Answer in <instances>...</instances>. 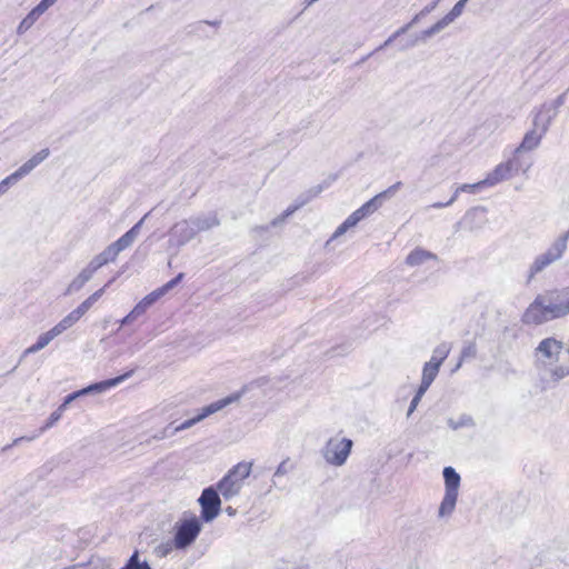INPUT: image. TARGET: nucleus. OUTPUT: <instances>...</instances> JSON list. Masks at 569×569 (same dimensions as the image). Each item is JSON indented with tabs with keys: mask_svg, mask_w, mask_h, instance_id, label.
Masks as SVG:
<instances>
[{
	"mask_svg": "<svg viewBox=\"0 0 569 569\" xmlns=\"http://www.w3.org/2000/svg\"><path fill=\"white\" fill-rule=\"evenodd\" d=\"M569 315V286L538 295L525 310L521 321L525 325H542Z\"/></svg>",
	"mask_w": 569,
	"mask_h": 569,
	"instance_id": "nucleus-1",
	"label": "nucleus"
},
{
	"mask_svg": "<svg viewBox=\"0 0 569 569\" xmlns=\"http://www.w3.org/2000/svg\"><path fill=\"white\" fill-rule=\"evenodd\" d=\"M241 396H242V392H234L226 398H222L214 402H211L210 405L202 407L194 417L184 420L180 425L176 426L174 422L169 423L162 430L154 433L153 438L157 440H162V439L174 436L179 431L191 428L192 426H194L196 423L206 419L207 417H209V416L218 412L219 410L223 409L224 407L238 401L241 398Z\"/></svg>",
	"mask_w": 569,
	"mask_h": 569,
	"instance_id": "nucleus-2",
	"label": "nucleus"
},
{
	"mask_svg": "<svg viewBox=\"0 0 569 569\" xmlns=\"http://www.w3.org/2000/svg\"><path fill=\"white\" fill-rule=\"evenodd\" d=\"M252 462L241 461L233 466L216 485L224 500L238 496L250 476Z\"/></svg>",
	"mask_w": 569,
	"mask_h": 569,
	"instance_id": "nucleus-3",
	"label": "nucleus"
},
{
	"mask_svg": "<svg viewBox=\"0 0 569 569\" xmlns=\"http://www.w3.org/2000/svg\"><path fill=\"white\" fill-rule=\"evenodd\" d=\"M568 239L569 230L558 237L546 252L540 253L535 258L528 270L527 283H530L536 274L542 272L550 264L562 258L565 251L567 250Z\"/></svg>",
	"mask_w": 569,
	"mask_h": 569,
	"instance_id": "nucleus-4",
	"label": "nucleus"
},
{
	"mask_svg": "<svg viewBox=\"0 0 569 569\" xmlns=\"http://www.w3.org/2000/svg\"><path fill=\"white\" fill-rule=\"evenodd\" d=\"M202 529L201 520L196 516L180 519L173 528V546L177 550H184L190 547Z\"/></svg>",
	"mask_w": 569,
	"mask_h": 569,
	"instance_id": "nucleus-5",
	"label": "nucleus"
},
{
	"mask_svg": "<svg viewBox=\"0 0 569 569\" xmlns=\"http://www.w3.org/2000/svg\"><path fill=\"white\" fill-rule=\"evenodd\" d=\"M442 475L445 479V496L438 511L441 518L450 516L453 512L461 480L460 475L450 466L443 468Z\"/></svg>",
	"mask_w": 569,
	"mask_h": 569,
	"instance_id": "nucleus-6",
	"label": "nucleus"
},
{
	"mask_svg": "<svg viewBox=\"0 0 569 569\" xmlns=\"http://www.w3.org/2000/svg\"><path fill=\"white\" fill-rule=\"evenodd\" d=\"M551 123V117H548L545 121H541V112L539 111L533 119V128L525 133L522 141L515 149L513 156L520 158L521 152H528L537 149L543 136L549 130Z\"/></svg>",
	"mask_w": 569,
	"mask_h": 569,
	"instance_id": "nucleus-7",
	"label": "nucleus"
},
{
	"mask_svg": "<svg viewBox=\"0 0 569 569\" xmlns=\"http://www.w3.org/2000/svg\"><path fill=\"white\" fill-rule=\"evenodd\" d=\"M133 372H134V369H131L118 377L110 378V379L99 381V382H94V383H91V385L80 389V390L73 391L63 398V401L59 407L62 408L63 410H66L67 407L72 401H74L76 399H78L80 397L104 392L106 390L113 388V387L120 385L121 382H123L124 380L129 379L133 375Z\"/></svg>",
	"mask_w": 569,
	"mask_h": 569,
	"instance_id": "nucleus-8",
	"label": "nucleus"
},
{
	"mask_svg": "<svg viewBox=\"0 0 569 569\" xmlns=\"http://www.w3.org/2000/svg\"><path fill=\"white\" fill-rule=\"evenodd\" d=\"M563 347V342L553 337L542 339L535 349L538 366L550 372V368L559 360Z\"/></svg>",
	"mask_w": 569,
	"mask_h": 569,
	"instance_id": "nucleus-9",
	"label": "nucleus"
},
{
	"mask_svg": "<svg viewBox=\"0 0 569 569\" xmlns=\"http://www.w3.org/2000/svg\"><path fill=\"white\" fill-rule=\"evenodd\" d=\"M220 491L216 486L206 487L200 497L198 498V502L200 505V520L203 522L213 521L221 511V498Z\"/></svg>",
	"mask_w": 569,
	"mask_h": 569,
	"instance_id": "nucleus-10",
	"label": "nucleus"
},
{
	"mask_svg": "<svg viewBox=\"0 0 569 569\" xmlns=\"http://www.w3.org/2000/svg\"><path fill=\"white\" fill-rule=\"evenodd\" d=\"M50 154L48 148L40 150L38 153L32 156L28 161H26L21 167H19L14 172L6 177L0 181V197L4 194L9 188L20 181L22 178L28 176L36 167H38L42 161H44Z\"/></svg>",
	"mask_w": 569,
	"mask_h": 569,
	"instance_id": "nucleus-11",
	"label": "nucleus"
},
{
	"mask_svg": "<svg viewBox=\"0 0 569 569\" xmlns=\"http://www.w3.org/2000/svg\"><path fill=\"white\" fill-rule=\"evenodd\" d=\"M530 164L523 166L520 158L512 156L508 161L499 163L485 180L486 184L492 187L503 180H508L520 170L526 172Z\"/></svg>",
	"mask_w": 569,
	"mask_h": 569,
	"instance_id": "nucleus-12",
	"label": "nucleus"
},
{
	"mask_svg": "<svg viewBox=\"0 0 569 569\" xmlns=\"http://www.w3.org/2000/svg\"><path fill=\"white\" fill-rule=\"evenodd\" d=\"M352 446V440L348 438H342L341 440L330 439L322 450L323 458L328 463L340 467L347 461Z\"/></svg>",
	"mask_w": 569,
	"mask_h": 569,
	"instance_id": "nucleus-13",
	"label": "nucleus"
},
{
	"mask_svg": "<svg viewBox=\"0 0 569 569\" xmlns=\"http://www.w3.org/2000/svg\"><path fill=\"white\" fill-rule=\"evenodd\" d=\"M330 186V181H323L317 186H313L299 194L297 199L295 200V204L290 206L281 216L274 218L271 221V224L273 227L278 226L280 222H282L286 218L291 216L296 210L303 207L308 202H310L313 198L318 197L325 189H327Z\"/></svg>",
	"mask_w": 569,
	"mask_h": 569,
	"instance_id": "nucleus-14",
	"label": "nucleus"
},
{
	"mask_svg": "<svg viewBox=\"0 0 569 569\" xmlns=\"http://www.w3.org/2000/svg\"><path fill=\"white\" fill-rule=\"evenodd\" d=\"M197 236L191 219H183L173 224L170 229V241L177 247H183Z\"/></svg>",
	"mask_w": 569,
	"mask_h": 569,
	"instance_id": "nucleus-15",
	"label": "nucleus"
},
{
	"mask_svg": "<svg viewBox=\"0 0 569 569\" xmlns=\"http://www.w3.org/2000/svg\"><path fill=\"white\" fill-rule=\"evenodd\" d=\"M160 298L158 295L153 291L148 293L146 297H143L134 307L133 309L120 320L121 326L129 325L137 320L139 317L146 313V311L154 305Z\"/></svg>",
	"mask_w": 569,
	"mask_h": 569,
	"instance_id": "nucleus-16",
	"label": "nucleus"
},
{
	"mask_svg": "<svg viewBox=\"0 0 569 569\" xmlns=\"http://www.w3.org/2000/svg\"><path fill=\"white\" fill-rule=\"evenodd\" d=\"M447 24L442 19L438 20L435 24H432L430 28L421 31L417 37L413 39H408L406 41H399L398 49L399 51H405L407 49L413 48L417 46L418 41H426L427 39L433 37L435 34L442 31Z\"/></svg>",
	"mask_w": 569,
	"mask_h": 569,
	"instance_id": "nucleus-17",
	"label": "nucleus"
},
{
	"mask_svg": "<svg viewBox=\"0 0 569 569\" xmlns=\"http://www.w3.org/2000/svg\"><path fill=\"white\" fill-rule=\"evenodd\" d=\"M148 214L142 217L137 223H134L126 233H123L118 240L111 243V247L119 254L121 251L129 248L140 233L141 227Z\"/></svg>",
	"mask_w": 569,
	"mask_h": 569,
	"instance_id": "nucleus-18",
	"label": "nucleus"
},
{
	"mask_svg": "<svg viewBox=\"0 0 569 569\" xmlns=\"http://www.w3.org/2000/svg\"><path fill=\"white\" fill-rule=\"evenodd\" d=\"M197 234L199 232L208 231L220 224V219L216 212L201 213L190 217Z\"/></svg>",
	"mask_w": 569,
	"mask_h": 569,
	"instance_id": "nucleus-19",
	"label": "nucleus"
},
{
	"mask_svg": "<svg viewBox=\"0 0 569 569\" xmlns=\"http://www.w3.org/2000/svg\"><path fill=\"white\" fill-rule=\"evenodd\" d=\"M96 271L88 264L86 268H83L80 273L70 282V284L67 287L66 291L63 292V296H70L74 292L80 291L83 286L91 280Z\"/></svg>",
	"mask_w": 569,
	"mask_h": 569,
	"instance_id": "nucleus-20",
	"label": "nucleus"
},
{
	"mask_svg": "<svg viewBox=\"0 0 569 569\" xmlns=\"http://www.w3.org/2000/svg\"><path fill=\"white\" fill-rule=\"evenodd\" d=\"M117 251L111 247V244H109L102 252L93 257L88 264L94 271H97L98 269L108 264L109 262H113L117 259Z\"/></svg>",
	"mask_w": 569,
	"mask_h": 569,
	"instance_id": "nucleus-21",
	"label": "nucleus"
},
{
	"mask_svg": "<svg viewBox=\"0 0 569 569\" xmlns=\"http://www.w3.org/2000/svg\"><path fill=\"white\" fill-rule=\"evenodd\" d=\"M437 260L438 257L431 251L422 248H416L406 258V263L410 267H416L425 263L427 260Z\"/></svg>",
	"mask_w": 569,
	"mask_h": 569,
	"instance_id": "nucleus-22",
	"label": "nucleus"
},
{
	"mask_svg": "<svg viewBox=\"0 0 569 569\" xmlns=\"http://www.w3.org/2000/svg\"><path fill=\"white\" fill-rule=\"evenodd\" d=\"M58 332L52 327L49 331L41 333L37 341L27 348L23 352V356L36 353L47 347L56 337H58Z\"/></svg>",
	"mask_w": 569,
	"mask_h": 569,
	"instance_id": "nucleus-23",
	"label": "nucleus"
},
{
	"mask_svg": "<svg viewBox=\"0 0 569 569\" xmlns=\"http://www.w3.org/2000/svg\"><path fill=\"white\" fill-rule=\"evenodd\" d=\"M104 286L103 288L97 290L91 296H89L84 301H82L73 311L82 318L90 309L91 307L101 298V296L104 292Z\"/></svg>",
	"mask_w": 569,
	"mask_h": 569,
	"instance_id": "nucleus-24",
	"label": "nucleus"
},
{
	"mask_svg": "<svg viewBox=\"0 0 569 569\" xmlns=\"http://www.w3.org/2000/svg\"><path fill=\"white\" fill-rule=\"evenodd\" d=\"M449 352L450 345L448 342H441L433 349L431 359L428 362L440 368L443 361L447 359Z\"/></svg>",
	"mask_w": 569,
	"mask_h": 569,
	"instance_id": "nucleus-25",
	"label": "nucleus"
},
{
	"mask_svg": "<svg viewBox=\"0 0 569 569\" xmlns=\"http://www.w3.org/2000/svg\"><path fill=\"white\" fill-rule=\"evenodd\" d=\"M447 425L452 430H459L461 428H473L476 426L475 419L468 415L462 413L458 419L449 418Z\"/></svg>",
	"mask_w": 569,
	"mask_h": 569,
	"instance_id": "nucleus-26",
	"label": "nucleus"
},
{
	"mask_svg": "<svg viewBox=\"0 0 569 569\" xmlns=\"http://www.w3.org/2000/svg\"><path fill=\"white\" fill-rule=\"evenodd\" d=\"M295 469V463L290 460V458H286L282 460L277 467L273 476H272V486L276 488H281L279 486V479Z\"/></svg>",
	"mask_w": 569,
	"mask_h": 569,
	"instance_id": "nucleus-27",
	"label": "nucleus"
},
{
	"mask_svg": "<svg viewBox=\"0 0 569 569\" xmlns=\"http://www.w3.org/2000/svg\"><path fill=\"white\" fill-rule=\"evenodd\" d=\"M120 569H152L149 561L141 560L139 550H134Z\"/></svg>",
	"mask_w": 569,
	"mask_h": 569,
	"instance_id": "nucleus-28",
	"label": "nucleus"
},
{
	"mask_svg": "<svg viewBox=\"0 0 569 569\" xmlns=\"http://www.w3.org/2000/svg\"><path fill=\"white\" fill-rule=\"evenodd\" d=\"M381 202L377 198V196L372 197L370 200L365 202L360 208H358L356 211L363 220L365 218L371 216L373 212H376L380 207Z\"/></svg>",
	"mask_w": 569,
	"mask_h": 569,
	"instance_id": "nucleus-29",
	"label": "nucleus"
},
{
	"mask_svg": "<svg viewBox=\"0 0 569 569\" xmlns=\"http://www.w3.org/2000/svg\"><path fill=\"white\" fill-rule=\"evenodd\" d=\"M81 318L72 310L66 317H63L53 328L61 335L72 326H74Z\"/></svg>",
	"mask_w": 569,
	"mask_h": 569,
	"instance_id": "nucleus-30",
	"label": "nucleus"
},
{
	"mask_svg": "<svg viewBox=\"0 0 569 569\" xmlns=\"http://www.w3.org/2000/svg\"><path fill=\"white\" fill-rule=\"evenodd\" d=\"M468 1L469 0H459L453 6V8L445 17L441 18L445 21V23L447 24V27L462 14L463 9Z\"/></svg>",
	"mask_w": 569,
	"mask_h": 569,
	"instance_id": "nucleus-31",
	"label": "nucleus"
},
{
	"mask_svg": "<svg viewBox=\"0 0 569 569\" xmlns=\"http://www.w3.org/2000/svg\"><path fill=\"white\" fill-rule=\"evenodd\" d=\"M184 278L183 272H179L176 277H173L171 280L162 284L161 287L154 289V292L158 295V297L161 299L164 297L170 290H172L174 287H177L182 279Z\"/></svg>",
	"mask_w": 569,
	"mask_h": 569,
	"instance_id": "nucleus-32",
	"label": "nucleus"
},
{
	"mask_svg": "<svg viewBox=\"0 0 569 569\" xmlns=\"http://www.w3.org/2000/svg\"><path fill=\"white\" fill-rule=\"evenodd\" d=\"M40 16L37 14L34 10H31L19 23L17 32L19 34L24 33L27 30H29L34 22L39 19Z\"/></svg>",
	"mask_w": 569,
	"mask_h": 569,
	"instance_id": "nucleus-33",
	"label": "nucleus"
},
{
	"mask_svg": "<svg viewBox=\"0 0 569 569\" xmlns=\"http://www.w3.org/2000/svg\"><path fill=\"white\" fill-rule=\"evenodd\" d=\"M440 368L431 365L430 362H426L422 368V377L421 380L432 383L438 376Z\"/></svg>",
	"mask_w": 569,
	"mask_h": 569,
	"instance_id": "nucleus-34",
	"label": "nucleus"
},
{
	"mask_svg": "<svg viewBox=\"0 0 569 569\" xmlns=\"http://www.w3.org/2000/svg\"><path fill=\"white\" fill-rule=\"evenodd\" d=\"M483 187H487L485 180H481V181H478L476 183H463V184H460L455 193H457V196L460 193V192H468V193H477L479 192Z\"/></svg>",
	"mask_w": 569,
	"mask_h": 569,
	"instance_id": "nucleus-35",
	"label": "nucleus"
},
{
	"mask_svg": "<svg viewBox=\"0 0 569 569\" xmlns=\"http://www.w3.org/2000/svg\"><path fill=\"white\" fill-rule=\"evenodd\" d=\"M477 356V347L475 342H468L463 346L460 353V361L458 362L456 369L461 366V361L465 359H472Z\"/></svg>",
	"mask_w": 569,
	"mask_h": 569,
	"instance_id": "nucleus-36",
	"label": "nucleus"
},
{
	"mask_svg": "<svg viewBox=\"0 0 569 569\" xmlns=\"http://www.w3.org/2000/svg\"><path fill=\"white\" fill-rule=\"evenodd\" d=\"M402 187V182L401 181H398L396 183H393L392 186H390L389 188H387L386 190L379 192L377 196V198L379 199V201L381 202V204H383V202L390 198H392L396 192Z\"/></svg>",
	"mask_w": 569,
	"mask_h": 569,
	"instance_id": "nucleus-37",
	"label": "nucleus"
},
{
	"mask_svg": "<svg viewBox=\"0 0 569 569\" xmlns=\"http://www.w3.org/2000/svg\"><path fill=\"white\" fill-rule=\"evenodd\" d=\"M402 34H405L403 30H401L400 28L395 31L382 44H380L377 49H375L372 52H370L366 58H363L361 61H365L368 57H371L372 54H375L376 52L378 51H381L383 49H386L387 47H389L392 42H395L399 37H401Z\"/></svg>",
	"mask_w": 569,
	"mask_h": 569,
	"instance_id": "nucleus-38",
	"label": "nucleus"
},
{
	"mask_svg": "<svg viewBox=\"0 0 569 569\" xmlns=\"http://www.w3.org/2000/svg\"><path fill=\"white\" fill-rule=\"evenodd\" d=\"M64 410L60 407H58L50 416L49 418L47 419L46 423L41 427L40 431L43 432L46 431L47 429L51 428L52 426H54L61 418L62 416V412Z\"/></svg>",
	"mask_w": 569,
	"mask_h": 569,
	"instance_id": "nucleus-39",
	"label": "nucleus"
},
{
	"mask_svg": "<svg viewBox=\"0 0 569 569\" xmlns=\"http://www.w3.org/2000/svg\"><path fill=\"white\" fill-rule=\"evenodd\" d=\"M174 548L173 546V540L172 541H167V542H162L160 543L159 546H157L154 548V553L157 557L159 558H164L167 557Z\"/></svg>",
	"mask_w": 569,
	"mask_h": 569,
	"instance_id": "nucleus-40",
	"label": "nucleus"
},
{
	"mask_svg": "<svg viewBox=\"0 0 569 569\" xmlns=\"http://www.w3.org/2000/svg\"><path fill=\"white\" fill-rule=\"evenodd\" d=\"M485 213H486L485 208H481V207L472 208V209L468 210L467 213L465 214V221L468 222L478 217L483 218Z\"/></svg>",
	"mask_w": 569,
	"mask_h": 569,
	"instance_id": "nucleus-41",
	"label": "nucleus"
},
{
	"mask_svg": "<svg viewBox=\"0 0 569 569\" xmlns=\"http://www.w3.org/2000/svg\"><path fill=\"white\" fill-rule=\"evenodd\" d=\"M54 3V0H40V2L32 10H34L38 16H41Z\"/></svg>",
	"mask_w": 569,
	"mask_h": 569,
	"instance_id": "nucleus-42",
	"label": "nucleus"
},
{
	"mask_svg": "<svg viewBox=\"0 0 569 569\" xmlns=\"http://www.w3.org/2000/svg\"><path fill=\"white\" fill-rule=\"evenodd\" d=\"M54 3V0H40V2L32 10H34L38 16H41Z\"/></svg>",
	"mask_w": 569,
	"mask_h": 569,
	"instance_id": "nucleus-43",
	"label": "nucleus"
},
{
	"mask_svg": "<svg viewBox=\"0 0 569 569\" xmlns=\"http://www.w3.org/2000/svg\"><path fill=\"white\" fill-rule=\"evenodd\" d=\"M54 3V0H40V2L32 10H34L38 16H41Z\"/></svg>",
	"mask_w": 569,
	"mask_h": 569,
	"instance_id": "nucleus-44",
	"label": "nucleus"
},
{
	"mask_svg": "<svg viewBox=\"0 0 569 569\" xmlns=\"http://www.w3.org/2000/svg\"><path fill=\"white\" fill-rule=\"evenodd\" d=\"M54 3V0H40V2L32 10H34L38 16H41Z\"/></svg>",
	"mask_w": 569,
	"mask_h": 569,
	"instance_id": "nucleus-45",
	"label": "nucleus"
},
{
	"mask_svg": "<svg viewBox=\"0 0 569 569\" xmlns=\"http://www.w3.org/2000/svg\"><path fill=\"white\" fill-rule=\"evenodd\" d=\"M361 217L358 214L357 211H353L345 221L343 223L350 229L356 227L360 221Z\"/></svg>",
	"mask_w": 569,
	"mask_h": 569,
	"instance_id": "nucleus-46",
	"label": "nucleus"
},
{
	"mask_svg": "<svg viewBox=\"0 0 569 569\" xmlns=\"http://www.w3.org/2000/svg\"><path fill=\"white\" fill-rule=\"evenodd\" d=\"M425 17L423 14H421V11L419 13H417L410 22H408L407 24L402 26L400 29L403 30L405 33H407L416 23L419 22V20Z\"/></svg>",
	"mask_w": 569,
	"mask_h": 569,
	"instance_id": "nucleus-47",
	"label": "nucleus"
},
{
	"mask_svg": "<svg viewBox=\"0 0 569 569\" xmlns=\"http://www.w3.org/2000/svg\"><path fill=\"white\" fill-rule=\"evenodd\" d=\"M566 96H567V92H563L562 94L557 97V99L553 101L552 108L555 109V112L552 116H550L551 119L557 114V109L560 108L565 103Z\"/></svg>",
	"mask_w": 569,
	"mask_h": 569,
	"instance_id": "nucleus-48",
	"label": "nucleus"
},
{
	"mask_svg": "<svg viewBox=\"0 0 569 569\" xmlns=\"http://www.w3.org/2000/svg\"><path fill=\"white\" fill-rule=\"evenodd\" d=\"M430 386L431 383L421 380L415 396L421 399Z\"/></svg>",
	"mask_w": 569,
	"mask_h": 569,
	"instance_id": "nucleus-49",
	"label": "nucleus"
},
{
	"mask_svg": "<svg viewBox=\"0 0 569 569\" xmlns=\"http://www.w3.org/2000/svg\"><path fill=\"white\" fill-rule=\"evenodd\" d=\"M457 199V193H453L452 197L447 202H435L431 204L432 208L441 209L451 206Z\"/></svg>",
	"mask_w": 569,
	"mask_h": 569,
	"instance_id": "nucleus-50",
	"label": "nucleus"
},
{
	"mask_svg": "<svg viewBox=\"0 0 569 569\" xmlns=\"http://www.w3.org/2000/svg\"><path fill=\"white\" fill-rule=\"evenodd\" d=\"M33 438H34V437H30V438H28V437H19V438H17V439H14L12 443L4 446V447L1 449V451H0V452H4V451L9 450L10 448H12L13 446L19 445L20 442H22V441H24V440H26V441H30V440H32Z\"/></svg>",
	"mask_w": 569,
	"mask_h": 569,
	"instance_id": "nucleus-51",
	"label": "nucleus"
},
{
	"mask_svg": "<svg viewBox=\"0 0 569 569\" xmlns=\"http://www.w3.org/2000/svg\"><path fill=\"white\" fill-rule=\"evenodd\" d=\"M441 0H433L431 3L427 4L422 10H421V14L423 16H427L429 14L430 12H432L438 3L440 2Z\"/></svg>",
	"mask_w": 569,
	"mask_h": 569,
	"instance_id": "nucleus-52",
	"label": "nucleus"
},
{
	"mask_svg": "<svg viewBox=\"0 0 569 569\" xmlns=\"http://www.w3.org/2000/svg\"><path fill=\"white\" fill-rule=\"evenodd\" d=\"M420 400H421L420 398L413 396V398L410 402V406L408 408L407 417H410L412 415V412L416 410L417 406L419 405Z\"/></svg>",
	"mask_w": 569,
	"mask_h": 569,
	"instance_id": "nucleus-53",
	"label": "nucleus"
},
{
	"mask_svg": "<svg viewBox=\"0 0 569 569\" xmlns=\"http://www.w3.org/2000/svg\"><path fill=\"white\" fill-rule=\"evenodd\" d=\"M349 230V228L342 222L337 229L336 231L333 232L332 234V239L333 238H337L341 234H343L345 232H347Z\"/></svg>",
	"mask_w": 569,
	"mask_h": 569,
	"instance_id": "nucleus-54",
	"label": "nucleus"
},
{
	"mask_svg": "<svg viewBox=\"0 0 569 569\" xmlns=\"http://www.w3.org/2000/svg\"><path fill=\"white\" fill-rule=\"evenodd\" d=\"M88 569H103L102 566L93 560H89L88 562H83Z\"/></svg>",
	"mask_w": 569,
	"mask_h": 569,
	"instance_id": "nucleus-55",
	"label": "nucleus"
},
{
	"mask_svg": "<svg viewBox=\"0 0 569 569\" xmlns=\"http://www.w3.org/2000/svg\"><path fill=\"white\" fill-rule=\"evenodd\" d=\"M224 511L228 513V516L232 517L237 513V510L232 508L231 506H228Z\"/></svg>",
	"mask_w": 569,
	"mask_h": 569,
	"instance_id": "nucleus-56",
	"label": "nucleus"
},
{
	"mask_svg": "<svg viewBox=\"0 0 569 569\" xmlns=\"http://www.w3.org/2000/svg\"><path fill=\"white\" fill-rule=\"evenodd\" d=\"M200 24L202 23H207V24H211V26H219L220 24V21H201L199 22Z\"/></svg>",
	"mask_w": 569,
	"mask_h": 569,
	"instance_id": "nucleus-57",
	"label": "nucleus"
},
{
	"mask_svg": "<svg viewBox=\"0 0 569 569\" xmlns=\"http://www.w3.org/2000/svg\"><path fill=\"white\" fill-rule=\"evenodd\" d=\"M318 0H306V6L309 7L312 3L317 2Z\"/></svg>",
	"mask_w": 569,
	"mask_h": 569,
	"instance_id": "nucleus-58",
	"label": "nucleus"
},
{
	"mask_svg": "<svg viewBox=\"0 0 569 569\" xmlns=\"http://www.w3.org/2000/svg\"><path fill=\"white\" fill-rule=\"evenodd\" d=\"M78 569H88L84 563H77Z\"/></svg>",
	"mask_w": 569,
	"mask_h": 569,
	"instance_id": "nucleus-59",
	"label": "nucleus"
},
{
	"mask_svg": "<svg viewBox=\"0 0 569 569\" xmlns=\"http://www.w3.org/2000/svg\"><path fill=\"white\" fill-rule=\"evenodd\" d=\"M566 92H567V93L569 92V88L567 89V91H566Z\"/></svg>",
	"mask_w": 569,
	"mask_h": 569,
	"instance_id": "nucleus-60",
	"label": "nucleus"
},
{
	"mask_svg": "<svg viewBox=\"0 0 569 569\" xmlns=\"http://www.w3.org/2000/svg\"><path fill=\"white\" fill-rule=\"evenodd\" d=\"M54 2H57V0H54Z\"/></svg>",
	"mask_w": 569,
	"mask_h": 569,
	"instance_id": "nucleus-61",
	"label": "nucleus"
}]
</instances>
